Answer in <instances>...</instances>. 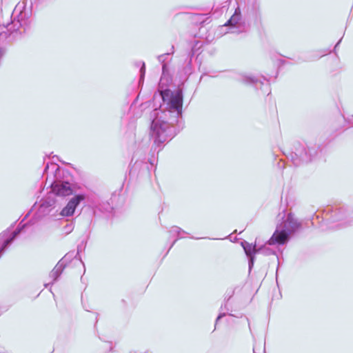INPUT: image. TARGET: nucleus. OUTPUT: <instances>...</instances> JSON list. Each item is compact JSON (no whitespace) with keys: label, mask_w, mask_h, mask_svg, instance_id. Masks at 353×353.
<instances>
[{"label":"nucleus","mask_w":353,"mask_h":353,"mask_svg":"<svg viewBox=\"0 0 353 353\" xmlns=\"http://www.w3.org/2000/svg\"><path fill=\"white\" fill-rule=\"evenodd\" d=\"M160 95L165 110H154L150 132L151 139L158 146L173 137L171 125L181 114L183 101L182 92L179 89L162 90Z\"/></svg>","instance_id":"obj_1"},{"label":"nucleus","mask_w":353,"mask_h":353,"mask_svg":"<svg viewBox=\"0 0 353 353\" xmlns=\"http://www.w3.org/2000/svg\"><path fill=\"white\" fill-rule=\"evenodd\" d=\"M12 16L14 19L10 24L0 25V60L5 53L4 46L21 35L28 26V13L23 5L18 4Z\"/></svg>","instance_id":"obj_2"},{"label":"nucleus","mask_w":353,"mask_h":353,"mask_svg":"<svg viewBox=\"0 0 353 353\" xmlns=\"http://www.w3.org/2000/svg\"><path fill=\"white\" fill-rule=\"evenodd\" d=\"M75 191V187L69 182L54 181L51 185V190L39 201L37 209L38 216L40 217L49 213L55 205L59 203L60 199L70 196Z\"/></svg>","instance_id":"obj_3"},{"label":"nucleus","mask_w":353,"mask_h":353,"mask_svg":"<svg viewBox=\"0 0 353 353\" xmlns=\"http://www.w3.org/2000/svg\"><path fill=\"white\" fill-rule=\"evenodd\" d=\"M281 218L282 221L277 225L276 230L268 241L269 245L285 244L288 241L290 235L301 226L300 223L291 213L287 214L283 213Z\"/></svg>","instance_id":"obj_4"},{"label":"nucleus","mask_w":353,"mask_h":353,"mask_svg":"<svg viewBox=\"0 0 353 353\" xmlns=\"http://www.w3.org/2000/svg\"><path fill=\"white\" fill-rule=\"evenodd\" d=\"M224 28L228 29V32L234 34H239L247 31L248 26L241 16L239 7L236 8L234 14L228 22L221 27V28Z\"/></svg>","instance_id":"obj_5"},{"label":"nucleus","mask_w":353,"mask_h":353,"mask_svg":"<svg viewBox=\"0 0 353 353\" xmlns=\"http://www.w3.org/2000/svg\"><path fill=\"white\" fill-rule=\"evenodd\" d=\"M85 195L83 194H77L73 196L67 203L66 206L63 208L61 215L63 216H70L73 215L76 208L81 201L85 200Z\"/></svg>","instance_id":"obj_6"},{"label":"nucleus","mask_w":353,"mask_h":353,"mask_svg":"<svg viewBox=\"0 0 353 353\" xmlns=\"http://www.w3.org/2000/svg\"><path fill=\"white\" fill-rule=\"evenodd\" d=\"M241 245L246 255L250 258L249 266L251 268L254 263V255L259 253L258 248H256V244L252 245L245 241L241 242Z\"/></svg>","instance_id":"obj_7"},{"label":"nucleus","mask_w":353,"mask_h":353,"mask_svg":"<svg viewBox=\"0 0 353 353\" xmlns=\"http://www.w3.org/2000/svg\"><path fill=\"white\" fill-rule=\"evenodd\" d=\"M64 261L63 259H61L58 262V263L55 265L50 274V277L52 279V281H55L58 279L63 270L64 269Z\"/></svg>","instance_id":"obj_8"},{"label":"nucleus","mask_w":353,"mask_h":353,"mask_svg":"<svg viewBox=\"0 0 353 353\" xmlns=\"http://www.w3.org/2000/svg\"><path fill=\"white\" fill-rule=\"evenodd\" d=\"M300 155V159L298 157L294 158L292 157V161L295 165H299L301 164V162H307L310 161V158L307 156L306 154L304 155H302L301 153L299 154Z\"/></svg>","instance_id":"obj_9"},{"label":"nucleus","mask_w":353,"mask_h":353,"mask_svg":"<svg viewBox=\"0 0 353 353\" xmlns=\"http://www.w3.org/2000/svg\"><path fill=\"white\" fill-rule=\"evenodd\" d=\"M169 56V54L167 53V54H161V55H159L158 57V59L160 62H161L163 63V65H162V70H163V74L165 73V68H166V65L165 63H164L166 58Z\"/></svg>","instance_id":"obj_10"},{"label":"nucleus","mask_w":353,"mask_h":353,"mask_svg":"<svg viewBox=\"0 0 353 353\" xmlns=\"http://www.w3.org/2000/svg\"><path fill=\"white\" fill-rule=\"evenodd\" d=\"M259 252H261L265 255H269L273 253V251L268 248H267L266 245L261 246L258 248Z\"/></svg>","instance_id":"obj_11"},{"label":"nucleus","mask_w":353,"mask_h":353,"mask_svg":"<svg viewBox=\"0 0 353 353\" xmlns=\"http://www.w3.org/2000/svg\"><path fill=\"white\" fill-rule=\"evenodd\" d=\"M241 81L245 83H254L256 82L254 78L245 75L242 76Z\"/></svg>","instance_id":"obj_12"},{"label":"nucleus","mask_w":353,"mask_h":353,"mask_svg":"<svg viewBox=\"0 0 353 353\" xmlns=\"http://www.w3.org/2000/svg\"><path fill=\"white\" fill-rule=\"evenodd\" d=\"M171 231L174 233H177L181 236H182V234L185 233L184 231H182L179 228L176 226L172 227Z\"/></svg>","instance_id":"obj_13"},{"label":"nucleus","mask_w":353,"mask_h":353,"mask_svg":"<svg viewBox=\"0 0 353 353\" xmlns=\"http://www.w3.org/2000/svg\"><path fill=\"white\" fill-rule=\"evenodd\" d=\"M140 73H141V79H143L145 73V63L143 62L141 63Z\"/></svg>","instance_id":"obj_14"},{"label":"nucleus","mask_w":353,"mask_h":353,"mask_svg":"<svg viewBox=\"0 0 353 353\" xmlns=\"http://www.w3.org/2000/svg\"><path fill=\"white\" fill-rule=\"evenodd\" d=\"M53 169H55L56 170H59V168H58V165H56V164H53V163H51L50 165Z\"/></svg>","instance_id":"obj_15"},{"label":"nucleus","mask_w":353,"mask_h":353,"mask_svg":"<svg viewBox=\"0 0 353 353\" xmlns=\"http://www.w3.org/2000/svg\"><path fill=\"white\" fill-rule=\"evenodd\" d=\"M67 231L70 232L72 229V225H67L66 226Z\"/></svg>","instance_id":"obj_16"},{"label":"nucleus","mask_w":353,"mask_h":353,"mask_svg":"<svg viewBox=\"0 0 353 353\" xmlns=\"http://www.w3.org/2000/svg\"><path fill=\"white\" fill-rule=\"evenodd\" d=\"M223 316H225V314H219L216 319V321H218L221 318H222Z\"/></svg>","instance_id":"obj_17"},{"label":"nucleus","mask_w":353,"mask_h":353,"mask_svg":"<svg viewBox=\"0 0 353 353\" xmlns=\"http://www.w3.org/2000/svg\"><path fill=\"white\" fill-rule=\"evenodd\" d=\"M48 169H49V165H48V164H47V165H46V168H45V172H48Z\"/></svg>","instance_id":"obj_18"},{"label":"nucleus","mask_w":353,"mask_h":353,"mask_svg":"<svg viewBox=\"0 0 353 353\" xmlns=\"http://www.w3.org/2000/svg\"><path fill=\"white\" fill-rule=\"evenodd\" d=\"M340 41H341V40H340V41L336 43V45L335 48H336L337 46H339V44Z\"/></svg>","instance_id":"obj_19"}]
</instances>
